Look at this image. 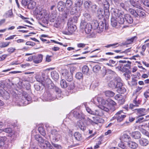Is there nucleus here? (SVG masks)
I'll return each mask as SVG.
<instances>
[{"label":"nucleus","mask_w":149,"mask_h":149,"mask_svg":"<svg viewBox=\"0 0 149 149\" xmlns=\"http://www.w3.org/2000/svg\"><path fill=\"white\" fill-rule=\"evenodd\" d=\"M64 3L62 1H59L57 3V8L60 11H63L65 8Z\"/></svg>","instance_id":"nucleus-18"},{"label":"nucleus","mask_w":149,"mask_h":149,"mask_svg":"<svg viewBox=\"0 0 149 149\" xmlns=\"http://www.w3.org/2000/svg\"><path fill=\"white\" fill-rule=\"evenodd\" d=\"M89 71V69L86 65L84 66L82 68V72L85 74H87Z\"/></svg>","instance_id":"nucleus-45"},{"label":"nucleus","mask_w":149,"mask_h":149,"mask_svg":"<svg viewBox=\"0 0 149 149\" xmlns=\"http://www.w3.org/2000/svg\"><path fill=\"white\" fill-rule=\"evenodd\" d=\"M43 56L41 54L34 56V62L36 64L41 62Z\"/></svg>","instance_id":"nucleus-13"},{"label":"nucleus","mask_w":149,"mask_h":149,"mask_svg":"<svg viewBox=\"0 0 149 149\" xmlns=\"http://www.w3.org/2000/svg\"><path fill=\"white\" fill-rule=\"evenodd\" d=\"M117 81L116 80L111 81L109 84V87L111 88H115Z\"/></svg>","instance_id":"nucleus-41"},{"label":"nucleus","mask_w":149,"mask_h":149,"mask_svg":"<svg viewBox=\"0 0 149 149\" xmlns=\"http://www.w3.org/2000/svg\"><path fill=\"white\" fill-rule=\"evenodd\" d=\"M53 91L52 90L46 92L47 100H54L56 98V97L53 95Z\"/></svg>","instance_id":"nucleus-14"},{"label":"nucleus","mask_w":149,"mask_h":149,"mask_svg":"<svg viewBox=\"0 0 149 149\" xmlns=\"http://www.w3.org/2000/svg\"><path fill=\"white\" fill-rule=\"evenodd\" d=\"M116 116H117V121L118 122H120L122 121L125 118L126 116L123 114L122 111H120L116 113Z\"/></svg>","instance_id":"nucleus-10"},{"label":"nucleus","mask_w":149,"mask_h":149,"mask_svg":"<svg viewBox=\"0 0 149 149\" xmlns=\"http://www.w3.org/2000/svg\"><path fill=\"white\" fill-rule=\"evenodd\" d=\"M116 90L118 93L120 94H123L126 91V89L123 86L120 88H118Z\"/></svg>","instance_id":"nucleus-47"},{"label":"nucleus","mask_w":149,"mask_h":149,"mask_svg":"<svg viewBox=\"0 0 149 149\" xmlns=\"http://www.w3.org/2000/svg\"><path fill=\"white\" fill-rule=\"evenodd\" d=\"M63 76L64 78L68 82H71L73 80V77L72 74L71 72H69L67 70H63L62 73Z\"/></svg>","instance_id":"nucleus-8"},{"label":"nucleus","mask_w":149,"mask_h":149,"mask_svg":"<svg viewBox=\"0 0 149 149\" xmlns=\"http://www.w3.org/2000/svg\"><path fill=\"white\" fill-rule=\"evenodd\" d=\"M74 136L77 141H79L82 139L81 134L79 132H75L74 134Z\"/></svg>","instance_id":"nucleus-37"},{"label":"nucleus","mask_w":149,"mask_h":149,"mask_svg":"<svg viewBox=\"0 0 149 149\" xmlns=\"http://www.w3.org/2000/svg\"><path fill=\"white\" fill-rule=\"evenodd\" d=\"M119 46V45H118V43H116L112 44H110L107 45L105 46V47L107 48H109L111 47H113L114 48H116Z\"/></svg>","instance_id":"nucleus-57"},{"label":"nucleus","mask_w":149,"mask_h":149,"mask_svg":"<svg viewBox=\"0 0 149 149\" xmlns=\"http://www.w3.org/2000/svg\"><path fill=\"white\" fill-rule=\"evenodd\" d=\"M68 26V32L69 33H72L76 30V26L74 25L70 24V26L69 25Z\"/></svg>","instance_id":"nucleus-33"},{"label":"nucleus","mask_w":149,"mask_h":149,"mask_svg":"<svg viewBox=\"0 0 149 149\" xmlns=\"http://www.w3.org/2000/svg\"><path fill=\"white\" fill-rule=\"evenodd\" d=\"M28 3L27 7L30 9H33L34 8L36 4V3L33 0H30Z\"/></svg>","instance_id":"nucleus-29"},{"label":"nucleus","mask_w":149,"mask_h":149,"mask_svg":"<svg viewBox=\"0 0 149 149\" xmlns=\"http://www.w3.org/2000/svg\"><path fill=\"white\" fill-rule=\"evenodd\" d=\"M60 85L62 88H65L68 86V83L64 79H62L60 81Z\"/></svg>","instance_id":"nucleus-38"},{"label":"nucleus","mask_w":149,"mask_h":149,"mask_svg":"<svg viewBox=\"0 0 149 149\" xmlns=\"http://www.w3.org/2000/svg\"><path fill=\"white\" fill-rule=\"evenodd\" d=\"M130 4L133 7L142 10L143 8L141 6L140 2L136 0H130L129 1Z\"/></svg>","instance_id":"nucleus-9"},{"label":"nucleus","mask_w":149,"mask_h":149,"mask_svg":"<svg viewBox=\"0 0 149 149\" xmlns=\"http://www.w3.org/2000/svg\"><path fill=\"white\" fill-rule=\"evenodd\" d=\"M127 64L124 65L123 68H124L126 69H129L130 68L131 62L129 61H127Z\"/></svg>","instance_id":"nucleus-59"},{"label":"nucleus","mask_w":149,"mask_h":149,"mask_svg":"<svg viewBox=\"0 0 149 149\" xmlns=\"http://www.w3.org/2000/svg\"><path fill=\"white\" fill-rule=\"evenodd\" d=\"M13 15L12 11L11 10H10L7 11L4 15V16L6 18L11 17Z\"/></svg>","instance_id":"nucleus-50"},{"label":"nucleus","mask_w":149,"mask_h":149,"mask_svg":"<svg viewBox=\"0 0 149 149\" xmlns=\"http://www.w3.org/2000/svg\"><path fill=\"white\" fill-rule=\"evenodd\" d=\"M83 16L86 18V19L88 21H90L91 20V16L88 13L85 12L83 14Z\"/></svg>","instance_id":"nucleus-36"},{"label":"nucleus","mask_w":149,"mask_h":149,"mask_svg":"<svg viewBox=\"0 0 149 149\" xmlns=\"http://www.w3.org/2000/svg\"><path fill=\"white\" fill-rule=\"evenodd\" d=\"M99 109L96 110L94 111L93 115L102 116L104 114V111L107 112L109 111V109L107 107H104L102 105H99Z\"/></svg>","instance_id":"nucleus-4"},{"label":"nucleus","mask_w":149,"mask_h":149,"mask_svg":"<svg viewBox=\"0 0 149 149\" xmlns=\"http://www.w3.org/2000/svg\"><path fill=\"white\" fill-rule=\"evenodd\" d=\"M68 89L71 90L73 89L74 87V82L72 81L71 82H69L68 83Z\"/></svg>","instance_id":"nucleus-46"},{"label":"nucleus","mask_w":149,"mask_h":149,"mask_svg":"<svg viewBox=\"0 0 149 149\" xmlns=\"http://www.w3.org/2000/svg\"><path fill=\"white\" fill-rule=\"evenodd\" d=\"M127 145L129 147L134 149L136 148L138 146L137 144L132 141H130L128 143Z\"/></svg>","instance_id":"nucleus-27"},{"label":"nucleus","mask_w":149,"mask_h":149,"mask_svg":"<svg viewBox=\"0 0 149 149\" xmlns=\"http://www.w3.org/2000/svg\"><path fill=\"white\" fill-rule=\"evenodd\" d=\"M130 49H126L124 51L121 52V50H114L113 51V52L116 53H127L128 52H129Z\"/></svg>","instance_id":"nucleus-58"},{"label":"nucleus","mask_w":149,"mask_h":149,"mask_svg":"<svg viewBox=\"0 0 149 149\" xmlns=\"http://www.w3.org/2000/svg\"><path fill=\"white\" fill-rule=\"evenodd\" d=\"M116 62V61L112 59H110L109 61V63H107L106 65L109 66L113 67V66L112 65L114 64Z\"/></svg>","instance_id":"nucleus-60"},{"label":"nucleus","mask_w":149,"mask_h":149,"mask_svg":"<svg viewBox=\"0 0 149 149\" xmlns=\"http://www.w3.org/2000/svg\"><path fill=\"white\" fill-rule=\"evenodd\" d=\"M93 120H91L89 118L87 119V123L88 125L91 124L93 125H97L99 123H101L104 122V120L101 118H95V117H93Z\"/></svg>","instance_id":"nucleus-6"},{"label":"nucleus","mask_w":149,"mask_h":149,"mask_svg":"<svg viewBox=\"0 0 149 149\" xmlns=\"http://www.w3.org/2000/svg\"><path fill=\"white\" fill-rule=\"evenodd\" d=\"M142 2L145 7L149 8V1L148 0H142Z\"/></svg>","instance_id":"nucleus-61"},{"label":"nucleus","mask_w":149,"mask_h":149,"mask_svg":"<svg viewBox=\"0 0 149 149\" xmlns=\"http://www.w3.org/2000/svg\"><path fill=\"white\" fill-rule=\"evenodd\" d=\"M91 25L93 29L94 30L97 29V32L100 33L102 32L104 30V23L102 21L99 22L97 20H94L93 21Z\"/></svg>","instance_id":"nucleus-1"},{"label":"nucleus","mask_w":149,"mask_h":149,"mask_svg":"<svg viewBox=\"0 0 149 149\" xmlns=\"http://www.w3.org/2000/svg\"><path fill=\"white\" fill-rule=\"evenodd\" d=\"M122 140L123 141L127 142H129L131 140V138L127 134H123L122 137Z\"/></svg>","instance_id":"nucleus-32"},{"label":"nucleus","mask_w":149,"mask_h":149,"mask_svg":"<svg viewBox=\"0 0 149 149\" xmlns=\"http://www.w3.org/2000/svg\"><path fill=\"white\" fill-rule=\"evenodd\" d=\"M34 137L35 139L38 142L39 145L42 144L45 141L39 134L35 135Z\"/></svg>","instance_id":"nucleus-17"},{"label":"nucleus","mask_w":149,"mask_h":149,"mask_svg":"<svg viewBox=\"0 0 149 149\" xmlns=\"http://www.w3.org/2000/svg\"><path fill=\"white\" fill-rule=\"evenodd\" d=\"M61 21H56L54 24V26L56 28L60 27L61 25Z\"/></svg>","instance_id":"nucleus-62"},{"label":"nucleus","mask_w":149,"mask_h":149,"mask_svg":"<svg viewBox=\"0 0 149 149\" xmlns=\"http://www.w3.org/2000/svg\"><path fill=\"white\" fill-rule=\"evenodd\" d=\"M78 127L79 128L83 131H84L86 129V127L84 124L83 123H79V124H78Z\"/></svg>","instance_id":"nucleus-56"},{"label":"nucleus","mask_w":149,"mask_h":149,"mask_svg":"<svg viewBox=\"0 0 149 149\" xmlns=\"http://www.w3.org/2000/svg\"><path fill=\"white\" fill-rule=\"evenodd\" d=\"M136 80L134 78H132V81L130 82V85L132 86H136L137 85Z\"/></svg>","instance_id":"nucleus-64"},{"label":"nucleus","mask_w":149,"mask_h":149,"mask_svg":"<svg viewBox=\"0 0 149 149\" xmlns=\"http://www.w3.org/2000/svg\"><path fill=\"white\" fill-rule=\"evenodd\" d=\"M113 14L117 19L118 23L121 24H123L125 22L124 17L122 13L117 9H114L113 11Z\"/></svg>","instance_id":"nucleus-3"},{"label":"nucleus","mask_w":149,"mask_h":149,"mask_svg":"<svg viewBox=\"0 0 149 149\" xmlns=\"http://www.w3.org/2000/svg\"><path fill=\"white\" fill-rule=\"evenodd\" d=\"M105 94L106 96L110 97L113 96L114 95L115 93L111 91H108L105 92Z\"/></svg>","instance_id":"nucleus-44"},{"label":"nucleus","mask_w":149,"mask_h":149,"mask_svg":"<svg viewBox=\"0 0 149 149\" xmlns=\"http://www.w3.org/2000/svg\"><path fill=\"white\" fill-rule=\"evenodd\" d=\"M36 79L37 81L40 82L41 84L44 86L45 87L47 86V84H46L45 82L44 81V79L43 78H42L39 75H36Z\"/></svg>","instance_id":"nucleus-15"},{"label":"nucleus","mask_w":149,"mask_h":149,"mask_svg":"<svg viewBox=\"0 0 149 149\" xmlns=\"http://www.w3.org/2000/svg\"><path fill=\"white\" fill-rule=\"evenodd\" d=\"M10 43V42H0V47L1 48L5 47H8L9 44Z\"/></svg>","instance_id":"nucleus-39"},{"label":"nucleus","mask_w":149,"mask_h":149,"mask_svg":"<svg viewBox=\"0 0 149 149\" xmlns=\"http://www.w3.org/2000/svg\"><path fill=\"white\" fill-rule=\"evenodd\" d=\"M7 138L6 136L0 137V146H2L5 144V142L6 141Z\"/></svg>","instance_id":"nucleus-43"},{"label":"nucleus","mask_w":149,"mask_h":149,"mask_svg":"<svg viewBox=\"0 0 149 149\" xmlns=\"http://www.w3.org/2000/svg\"><path fill=\"white\" fill-rule=\"evenodd\" d=\"M97 14L99 18H102L104 15H106V13L105 11L101 8L97 10Z\"/></svg>","instance_id":"nucleus-24"},{"label":"nucleus","mask_w":149,"mask_h":149,"mask_svg":"<svg viewBox=\"0 0 149 149\" xmlns=\"http://www.w3.org/2000/svg\"><path fill=\"white\" fill-rule=\"evenodd\" d=\"M39 132L42 135L44 136L46 135V133L44 128L42 127H39L38 128Z\"/></svg>","instance_id":"nucleus-48"},{"label":"nucleus","mask_w":149,"mask_h":149,"mask_svg":"<svg viewBox=\"0 0 149 149\" xmlns=\"http://www.w3.org/2000/svg\"><path fill=\"white\" fill-rule=\"evenodd\" d=\"M129 12L134 17H136V10H135L133 9L130 8L128 9Z\"/></svg>","instance_id":"nucleus-54"},{"label":"nucleus","mask_w":149,"mask_h":149,"mask_svg":"<svg viewBox=\"0 0 149 149\" xmlns=\"http://www.w3.org/2000/svg\"><path fill=\"white\" fill-rule=\"evenodd\" d=\"M136 36H134L130 39H127L125 42V44H131L133 42L134 40H136Z\"/></svg>","instance_id":"nucleus-40"},{"label":"nucleus","mask_w":149,"mask_h":149,"mask_svg":"<svg viewBox=\"0 0 149 149\" xmlns=\"http://www.w3.org/2000/svg\"><path fill=\"white\" fill-rule=\"evenodd\" d=\"M139 142L140 144L142 146H146L149 143L148 141L145 138H142L139 140Z\"/></svg>","instance_id":"nucleus-21"},{"label":"nucleus","mask_w":149,"mask_h":149,"mask_svg":"<svg viewBox=\"0 0 149 149\" xmlns=\"http://www.w3.org/2000/svg\"><path fill=\"white\" fill-rule=\"evenodd\" d=\"M124 18L126 21L129 24H131L133 22V19L129 14H127L124 15Z\"/></svg>","instance_id":"nucleus-20"},{"label":"nucleus","mask_w":149,"mask_h":149,"mask_svg":"<svg viewBox=\"0 0 149 149\" xmlns=\"http://www.w3.org/2000/svg\"><path fill=\"white\" fill-rule=\"evenodd\" d=\"M107 102L109 103V104L111 105V106H113V109H112V111H114L115 110V109L114 107V106L116 105V103L113 101L111 100V99H109L108 100Z\"/></svg>","instance_id":"nucleus-51"},{"label":"nucleus","mask_w":149,"mask_h":149,"mask_svg":"<svg viewBox=\"0 0 149 149\" xmlns=\"http://www.w3.org/2000/svg\"><path fill=\"white\" fill-rule=\"evenodd\" d=\"M75 78L78 79H82L83 75L82 73L80 72H77L75 74Z\"/></svg>","instance_id":"nucleus-49"},{"label":"nucleus","mask_w":149,"mask_h":149,"mask_svg":"<svg viewBox=\"0 0 149 149\" xmlns=\"http://www.w3.org/2000/svg\"><path fill=\"white\" fill-rule=\"evenodd\" d=\"M45 15L44 11V10L41 11H40L39 13L38 12L36 15V17L38 19H42L44 18Z\"/></svg>","instance_id":"nucleus-31"},{"label":"nucleus","mask_w":149,"mask_h":149,"mask_svg":"<svg viewBox=\"0 0 149 149\" xmlns=\"http://www.w3.org/2000/svg\"><path fill=\"white\" fill-rule=\"evenodd\" d=\"M80 25L81 28L84 29L85 33L88 34L90 33L93 29L91 24L87 23L84 21L81 22Z\"/></svg>","instance_id":"nucleus-5"},{"label":"nucleus","mask_w":149,"mask_h":149,"mask_svg":"<svg viewBox=\"0 0 149 149\" xmlns=\"http://www.w3.org/2000/svg\"><path fill=\"white\" fill-rule=\"evenodd\" d=\"M132 137L135 139H138L140 138L141 135L140 133L138 131L133 132L131 133Z\"/></svg>","instance_id":"nucleus-23"},{"label":"nucleus","mask_w":149,"mask_h":149,"mask_svg":"<svg viewBox=\"0 0 149 149\" xmlns=\"http://www.w3.org/2000/svg\"><path fill=\"white\" fill-rule=\"evenodd\" d=\"M91 5V2L90 1H85L84 3V7L86 8H88Z\"/></svg>","instance_id":"nucleus-53"},{"label":"nucleus","mask_w":149,"mask_h":149,"mask_svg":"<svg viewBox=\"0 0 149 149\" xmlns=\"http://www.w3.org/2000/svg\"><path fill=\"white\" fill-rule=\"evenodd\" d=\"M136 112L140 116H143L146 114V109L143 108L137 109Z\"/></svg>","instance_id":"nucleus-16"},{"label":"nucleus","mask_w":149,"mask_h":149,"mask_svg":"<svg viewBox=\"0 0 149 149\" xmlns=\"http://www.w3.org/2000/svg\"><path fill=\"white\" fill-rule=\"evenodd\" d=\"M141 100L137 98V96H136L135 98L134 99L133 101V104L135 105L136 107H138L139 105L141 104Z\"/></svg>","instance_id":"nucleus-25"},{"label":"nucleus","mask_w":149,"mask_h":149,"mask_svg":"<svg viewBox=\"0 0 149 149\" xmlns=\"http://www.w3.org/2000/svg\"><path fill=\"white\" fill-rule=\"evenodd\" d=\"M73 116L77 119H81L82 118V114H80L78 112L74 110L72 113Z\"/></svg>","instance_id":"nucleus-34"},{"label":"nucleus","mask_w":149,"mask_h":149,"mask_svg":"<svg viewBox=\"0 0 149 149\" xmlns=\"http://www.w3.org/2000/svg\"><path fill=\"white\" fill-rule=\"evenodd\" d=\"M51 132L52 140L54 142L58 141L61 138V136L59 132L57 131L56 130L54 129L52 130Z\"/></svg>","instance_id":"nucleus-7"},{"label":"nucleus","mask_w":149,"mask_h":149,"mask_svg":"<svg viewBox=\"0 0 149 149\" xmlns=\"http://www.w3.org/2000/svg\"><path fill=\"white\" fill-rule=\"evenodd\" d=\"M129 2L128 1H125V3H120V6L123 9L125 10H127V4Z\"/></svg>","instance_id":"nucleus-52"},{"label":"nucleus","mask_w":149,"mask_h":149,"mask_svg":"<svg viewBox=\"0 0 149 149\" xmlns=\"http://www.w3.org/2000/svg\"><path fill=\"white\" fill-rule=\"evenodd\" d=\"M3 130V132L9 133L11 136H12L14 134V131H13L12 129L10 128H6Z\"/></svg>","instance_id":"nucleus-35"},{"label":"nucleus","mask_w":149,"mask_h":149,"mask_svg":"<svg viewBox=\"0 0 149 149\" xmlns=\"http://www.w3.org/2000/svg\"><path fill=\"white\" fill-rule=\"evenodd\" d=\"M137 107L133 104H130L129 106V110H131L133 111V113L136 112L137 109L136 108Z\"/></svg>","instance_id":"nucleus-42"},{"label":"nucleus","mask_w":149,"mask_h":149,"mask_svg":"<svg viewBox=\"0 0 149 149\" xmlns=\"http://www.w3.org/2000/svg\"><path fill=\"white\" fill-rule=\"evenodd\" d=\"M39 146L42 149H54L49 142L46 140L42 144L39 145Z\"/></svg>","instance_id":"nucleus-11"},{"label":"nucleus","mask_w":149,"mask_h":149,"mask_svg":"<svg viewBox=\"0 0 149 149\" xmlns=\"http://www.w3.org/2000/svg\"><path fill=\"white\" fill-rule=\"evenodd\" d=\"M74 6L71 9L70 12V13L72 15H74L77 13H78V11L77 10V9Z\"/></svg>","instance_id":"nucleus-63"},{"label":"nucleus","mask_w":149,"mask_h":149,"mask_svg":"<svg viewBox=\"0 0 149 149\" xmlns=\"http://www.w3.org/2000/svg\"><path fill=\"white\" fill-rule=\"evenodd\" d=\"M64 4L66 8L68 10H69L72 7L73 3L71 0H67Z\"/></svg>","instance_id":"nucleus-26"},{"label":"nucleus","mask_w":149,"mask_h":149,"mask_svg":"<svg viewBox=\"0 0 149 149\" xmlns=\"http://www.w3.org/2000/svg\"><path fill=\"white\" fill-rule=\"evenodd\" d=\"M115 98L117 100L119 101L118 102L120 104H123L125 102L123 96L121 94L116 95L115 96Z\"/></svg>","instance_id":"nucleus-12"},{"label":"nucleus","mask_w":149,"mask_h":149,"mask_svg":"<svg viewBox=\"0 0 149 149\" xmlns=\"http://www.w3.org/2000/svg\"><path fill=\"white\" fill-rule=\"evenodd\" d=\"M109 3L107 1L104 2V10L106 12L107 16H109L110 14L109 11Z\"/></svg>","instance_id":"nucleus-19"},{"label":"nucleus","mask_w":149,"mask_h":149,"mask_svg":"<svg viewBox=\"0 0 149 149\" xmlns=\"http://www.w3.org/2000/svg\"><path fill=\"white\" fill-rule=\"evenodd\" d=\"M111 25L113 27H116L117 24L118 22L117 19L115 16H113L111 19Z\"/></svg>","instance_id":"nucleus-28"},{"label":"nucleus","mask_w":149,"mask_h":149,"mask_svg":"<svg viewBox=\"0 0 149 149\" xmlns=\"http://www.w3.org/2000/svg\"><path fill=\"white\" fill-rule=\"evenodd\" d=\"M51 76L52 78L54 80H57L59 78L58 73L56 71H54L51 73Z\"/></svg>","instance_id":"nucleus-30"},{"label":"nucleus","mask_w":149,"mask_h":149,"mask_svg":"<svg viewBox=\"0 0 149 149\" xmlns=\"http://www.w3.org/2000/svg\"><path fill=\"white\" fill-rule=\"evenodd\" d=\"M19 105L21 106L26 105L31 102V98L26 92H23L21 99H19Z\"/></svg>","instance_id":"nucleus-2"},{"label":"nucleus","mask_w":149,"mask_h":149,"mask_svg":"<svg viewBox=\"0 0 149 149\" xmlns=\"http://www.w3.org/2000/svg\"><path fill=\"white\" fill-rule=\"evenodd\" d=\"M101 68L98 65H96L94 66L93 68L94 72L97 73Z\"/></svg>","instance_id":"nucleus-55"},{"label":"nucleus","mask_w":149,"mask_h":149,"mask_svg":"<svg viewBox=\"0 0 149 149\" xmlns=\"http://www.w3.org/2000/svg\"><path fill=\"white\" fill-rule=\"evenodd\" d=\"M97 101L100 104L99 105H102L104 107H106L107 105V101L106 100L101 97H98L97 99Z\"/></svg>","instance_id":"nucleus-22"}]
</instances>
